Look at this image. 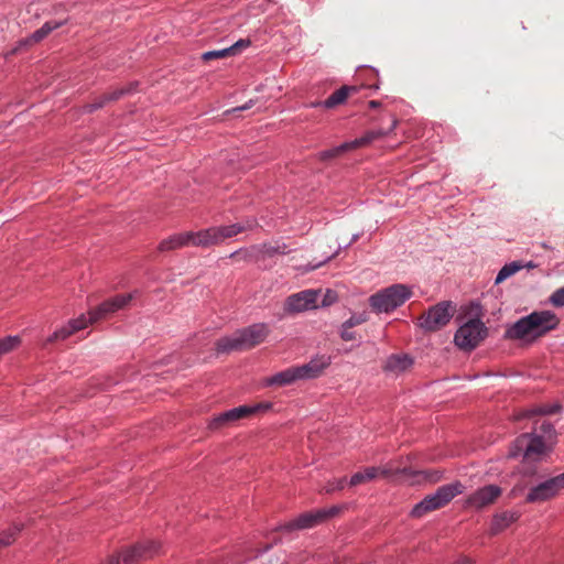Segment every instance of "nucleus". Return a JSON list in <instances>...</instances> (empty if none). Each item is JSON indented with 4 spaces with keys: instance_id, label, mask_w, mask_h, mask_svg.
<instances>
[{
    "instance_id": "nucleus-16",
    "label": "nucleus",
    "mask_w": 564,
    "mask_h": 564,
    "mask_svg": "<svg viewBox=\"0 0 564 564\" xmlns=\"http://www.w3.org/2000/svg\"><path fill=\"white\" fill-rule=\"evenodd\" d=\"M137 87V84H130L127 87L123 88H116L110 93L104 94L99 98H97L94 102L88 104L86 106L87 111L93 112L99 108H102L109 101L118 100L122 96L130 94L132 90H134Z\"/></svg>"
},
{
    "instance_id": "nucleus-31",
    "label": "nucleus",
    "mask_w": 564,
    "mask_h": 564,
    "mask_svg": "<svg viewBox=\"0 0 564 564\" xmlns=\"http://www.w3.org/2000/svg\"><path fill=\"white\" fill-rule=\"evenodd\" d=\"M20 344L19 336H7L0 339V356L7 354L18 347Z\"/></svg>"
},
{
    "instance_id": "nucleus-15",
    "label": "nucleus",
    "mask_w": 564,
    "mask_h": 564,
    "mask_svg": "<svg viewBox=\"0 0 564 564\" xmlns=\"http://www.w3.org/2000/svg\"><path fill=\"white\" fill-rule=\"evenodd\" d=\"M505 338L511 340H534L535 338H533V329L531 323L529 322L528 315L521 317L516 323L510 325L505 332Z\"/></svg>"
},
{
    "instance_id": "nucleus-5",
    "label": "nucleus",
    "mask_w": 564,
    "mask_h": 564,
    "mask_svg": "<svg viewBox=\"0 0 564 564\" xmlns=\"http://www.w3.org/2000/svg\"><path fill=\"white\" fill-rule=\"evenodd\" d=\"M551 443L538 436V433H525L520 435L511 445L508 456L517 458L522 456L525 460H536L544 455Z\"/></svg>"
},
{
    "instance_id": "nucleus-41",
    "label": "nucleus",
    "mask_w": 564,
    "mask_h": 564,
    "mask_svg": "<svg viewBox=\"0 0 564 564\" xmlns=\"http://www.w3.org/2000/svg\"><path fill=\"white\" fill-rule=\"evenodd\" d=\"M425 475V478L431 482H436L442 479L444 471L434 469V470H426L423 473Z\"/></svg>"
},
{
    "instance_id": "nucleus-46",
    "label": "nucleus",
    "mask_w": 564,
    "mask_h": 564,
    "mask_svg": "<svg viewBox=\"0 0 564 564\" xmlns=\"http://www.w3.org/2000/svg\"><path fill=\"white\" fill-rule=\"evenodd\" d=\"M358 238H359V234H355V235H352V237H351L350 241H349L347 245H345V248L349 247L351 243H354L355 241H357V239H358Z\"/></svg>"
},
{
    "instance_id": "nucleus-40",
    "label": "nucleus",
    "mask_w": 564,
    "mask_h": 564,
    "mask_svg": "<svg viewBox=\"0 0 564 564\" xmlns=\"http://www.w3.org/2000/svg\"><path fill=\"white\" fill-rule=\"evenodd\" d=\"M339 250H340V247H338V249H337L333 254L325 257V258H324V260H322V261H319V262H316V263H308V264L305 267L304 271H305V272H308V271H313V270H315V269L319 268L322 264L326 263V262H327V261H329L332 258H334L336 254H338Z\"/></svg>"
},
{
    "instance_id": "nucleus-34",
    "label": "nucleus",
    "mask_w": 564,
    "mask_h": 564,
    "mask_svg": "<svg viewBox=\"0 0 564 564\" xmlns=\"http://www.w3.org/2000/svg\"><path fill=\"white\" fill-rule=\"evenodd\" d=\"M20 531H21V528L18 525H14L13 528H11L9 530L3 531L0 534V549L3 546L10 545L14 541L18 532H20Z\"/></svg>"
},
{
    "instance_id": "nucleus-20",
    "label": "nucleus",
    "mask_w": 564,
    "mask_h": 564,
    "mask_svg": "<svg viewBox=\"0 0 564 564\" xmlns=\"http://www.w3.org/2000/svg\"><path fill=\"white\" fill-rule=\"evenodd\" d=\"M390 476L391 468L387 467H367L364 471H358L350 477L349 485L358 486L360 484L375 479L378 475Z\"/></svg>"
},
{
    "instance_id": "nucleus-13",
    "label": "nucleus",
    "mask_w": 564,
    "mask_h": 564,
    "mask_svg": "<svg viewBox=\"0 0 564 564\" xmlns=\"http://www.w3.org/2000/svg\"><path fill=\"white\" fill-rule=\"evenodd\" d=\"M133 299V293L116 295L110 300L102 302L99 306L91 310V319L99 321L107 315L124 308Z\"/></svg>"
},
{
    "instance_id": "nucleus-50",
    "label": "nucleus",
    "mask_w": 564,
    "mask_h": 564,
    "mask_svg": "<svg viewBox=\"0 0 564 564\" xmlns=\"http://www.w3.org/2000/svg\"><path fill=\"white\" fill-rule=\"evenodd\" d=\"M379 105H380V104H379V101H376V100H371V101L369 102V106H370L371 108H377Z\"/></svg>"
},
{
    "instance_id": "nucleus-51",
    "label": "nucleus",
    "mask_w": 564,
    "mask_h": 564,
    "mask_svg": "<svg viewBox=\"0 0 564 564\" xmlns=\"http://www.w3.org/2000/svg\"><path fill=\"white\" fill-rule=\"evenodd\" d=\"M238 253H239V251H235V252H232V253L230 254V257L232 258V257L237 256Z\"/></svg>"
},
{
    "instance_id": "nucleus-32",
    "label": "nucleus",
    "mask_w": 564,
    "mask_h": 564,
    "mask_svg": "<svg viewBox=\"0 0 564 564\" xmlns=\"http://www.w3.org/2000/svg\"><path fill=\"white\" fill-rule=\"evenodd\" d=\"M72 334H74V332L72 330L70 326L67 324V325L62 326L61 328L56 329L51 336H48L45 344H51L56 340H64Z\"/></svg>"
},
{
    "instance_id": "nucleus-7",
    "label": "nucleus",
    "mask_w": 564,
    "mask_h": 564,
    "mask_svg": "<svg viewBox=\"0 0 564 564\" xmlns=\"http://www.w3.org/2000/svg\"><path fill=\"white\" fill-rule=\"evenodd\" d=\"M455 313V306L449 301L440 302L431 306L419 318V326L427 333L437 332L445 327Z\"/></svg>"
},
{
    "instance_id": "nucleus-9",
    "label": "nucleus",
    "mask_w": 564,
    "mask_h": 564,
    "mask_svg": "<svg viewBox=\"0 0 564 564\" xmlns=\"http://www.w3.org/2000/svg\"><path fill=\"white\" fill-rule=\"evenodd\" d=\"M562 489H564V473L532 486L527 494L525 501L530 503L544 502L555 497Z\"/></svg>"
},
{
    "instance_id": "nucleus-29",
    "label": "nucleus",
    "mask_w": 564,
    "mask_h": 564,
    "mask_svg": "<svg viewBox=\"0 0 564 564\" xmlns=\"http://www.w3.org/2000/svg\"><path fill=\"white\" fill-rule=\"evenodd\" d=\"M268 408H269V405L256 404V405H240V406L234 408L231 410L234 412L235 420L237 422L243 417L250 416L251 414H253L262 409H268Z\"/></svg>"
},
{
    "instance_id": "nucleus-36",
    "label": "nucleus",
    "mask_w": 564,
    "mask_h": 564,
    "mask_svg": "<svg viewBox=\"0 0 564 564\" xmlns=\"http://www.w3.org/2000/svg\"><path fill=\"white\" fill-rule=\"evenodd\" d=\"M549 301L555 307H563L564 306V286L555 290L551 294Z\"/></svg>"
},
{
    "instance_id": "nucleus-8",
    "label": "nucleus",
    "mask_w": 564,
    "mask_h": 564,
    "mask_svg": "<svg viewBox=\"0 0 564 564\" xmlns=\"http://www.w3.org/2000/svg\"><path fill=\"white\" fill-rule=\"evenodd\" d=\"M339 512L338 507H332L328 509H318L311 510L304 513L299 514L296 518L285 522L281 525V529L284 531H293V530H306L312 529L325 520L333 518Z\"/></svg>"
},
{
    "instance_id": "nucleus-30",
    "label": "nucleus",
    "mask_w": 564,
    "mask_h": 564,
    "mask_svg": "<svg viewBox=\"0 0 564 564\" xmlns=\"http://www.w3.org/2000/svg\"><path fill=\"white\" fill-rule=\"evenodd\" d=\"M96 321H93L91 319V311H89L88 313V316H86L85 314H82L80 316H78L77 318H74V319H70L68 322V325L70 326L72 330L74 333L78 332V330H82L84 329L85 327H87L89 324H93L95 323Z\"/></svg>"
},
{
    "instance_id": "nucleus-28",
    "label": "nucleus",
    "mask_w": 564,
    "mask_h": 564,
    "mask_svg": "<svg viewBox=\"0 0 564 564\" xmlns=\"http://www.w3.org/2000/svg\"><path fill=\"white\" fill-rule=\"evenodd\" d=\"M235 422H236L235 415H234L232 410L230 409V410L225 411V412L218 414L217 416H215L209 422L208 427L210 430H217V429L230 425V424H232Z\"/></svg>"
},
{
    "instance_id": "nucleus-17",
    "label": "nucleus",
    "mask_w": 564,
    "mask_h": 564,
    "mask_svg": "<svg viewBox=\"0 0 564 564\" xmlns=\"http://www.w3.org/2000/svg\"><path fill=\"white\" fill-rule=\"evenodd\" d=\"M256 225L257 221L254 219H247L245 223L216 227L218 241L221 243L225 239L232 238L245 230L252 229Z\"/></svg>"
},
{
    "instance_id": "nucleus-18",
    "label": "nucleus",
    "mask_w": 564,
    "mask_h": 564,
    "mask_svg": "<svg viewBox=\"0 0 564 564\" xmlns=\"http://www.w3.org/2000/svg\"><path fill=\"white\" fill-rule=\"evenodd\" d=\"M369 141H370L369 138H360V139H356L354 141L344 142L340 145H337L335 148H332V149L324 150V151L319 152L318 153V159L322 160V161L332 160L334 158H337V156L341 155L343 153H345L347 151H350L352 149H356L357 147L366 144Z\"/></svg>"
},
{
    "instance_id": "nucleus-12",
    "label": "nucleus",
    "mask_w": 564,
    "mask_h": 564,
    "mask_svg": "<svg viewBox=\"0 0 564 564\" xmlns=\"http://www.w3.org/2000/svg\"><path fill=\"white\" fill-rule=\"evenodd\" d=\"M533 329V338H539L560 324L557 315L551 311H534L528 315Z\"/></svg>"
},
{
    "instance_id": "nucleus-4",
    "label": "nucleus",
    "mask_w": 564,
    "mask_h": 564,
    "mask_svg": "<svg viewBox=\"0 0 564 564\" xmlns=\"http://www.w3.org/2000/svg\"><path fill=\"white\" fill-rule=\"evenodd\" d=\"M412 295V290L405 284H393L369 299L370 306L379 313L391 312L403 305Z\"/></svg>"
},
{
    "instance_id": "nucleus-24",
    "label": "nucleus",
    "mask_w": 564,
    "mask_h": 564,
    "mask_svg": "<svg viewBox=\"0 0 564 564\" xmlns=\"http://www.w3.org/2000/svg\"><path fill=\"white\" fill-rule=\"evenodd\" d=\"M356 90L355 87L343 86L336 91H334L327 99L323 101V107L325 108H334L347 99L350 91Z\"/></svg>"
},
{
    "instance_id": "nucleus-26",
    "label": "nucleus",
    "mask_w": 564,
    "mask_h": 564,
    "mask_svg": "<svg viewBox=\"0 0 564 564\" xmlns=\"http://www.w3.org/2000/svg\"><path fill=\"white\" fill-rule=\"evenodd\" d=\"M523 268H524V265L520 261H512L510 263L505 264L499 270V272L495 279V284H500L501 282H503L508 278L512 276L513 274H516L518 271H520Z\"/></svg>"
},
{
    "instance_id": "nucleus-23",
    "label": "nucleus",
    "mask_w": 564,
    "mask_h": 564,
    "mask_svg": "<svg viewBox=\"0 0 564 564\" xmlns=\"http://www.w3.org/2000/svg\"><path fill=\"white\" fill-rule=\"evenodd\" d=\"M192 231L177 234L160 242V251H170L185 246H191Z\"/></svg>"
},
{
    "instance_id": "nucleus-43",
    "label": "nucleus",
    "mask_w": 564,
    "mask_h": 564,
    "mask_svg": "<svg viewBox=\"0 0 564 564\" xmlns=\"http://www.w3.org/2000/svg\"><path fill=\"white\" fill-rule=\"evenodd\" d=\"M340 337L345 341L354 340L356 338L355 333L351 332L350 328H345V326L343 325L340 330Z\"/></svg>"
},
{
    "instance_id": "nucleus-42",
    "label": "nucleus",
    "mask_w": 564,
    "mask_h": 564,
    "mask_svg": "<svg viewBox=\"0 0 564 564\" xmlns=\"http://www.w3.org/2000/svg\"><path fill=\"white\" fill-rule=\"evenodd\" d=\"M336 300H337L336 293L332 290H327L324 295V299L322 301V306H328V305L333 304L334 302H336Z\"/></svg>"
},
{
    "instance_id": "nucleus-10",
    "label": "nucleus",
    "mask_w": 564,
    "mask_h": 564,
    "mask_svg": "<svg viewBox=\"0 0 564 564\" xmlns=\"http://www.w3.org/2000/svg\"><path fill=\"white\" fill-rule=\"evenodd\" d=\"M321 290L307 289L291 294L284 302V312L288 314H297L318 307V297Z\"/></svg>"
},
{
    "instance_id": "nucleus-48",
    "label": "nucleus",
    "mask_w": 564,
    "mask_h": 564,
    "mask_svg": "<svg viewBox=\"0 0 564 564\" xmlns=\"http://www.w3.org/2000/svg\"><path fill=\"white\" fill-rule=\"evenodd\" d=\"M455 564H471V561L469 558L463 557L458 560Z\"/></svg>"
},
{
    "instance_id": "nucleus-47",
    "label": "nucleus",
    "mask_w": 564,
    "mask_h": 564,
    "mask_svg": "<svg viewBox=\"0 0 564 564\" xmlns=\"http://www.w3.org/2000/svg\"><path fill=\"white\" fill-rule=\"evenodd\" d=\"M321 106H323V101H313L307 105V107H310V108H316V107H321Z\"/></svg>"
},
{
    "instance_id": "nucleus-2",
    "label": "nucleus",
    "mask_w": 564,
    "mask_h": 564,
    "mask_svg": "<svg viewBox=\"0 0 564 564\" xmlns=\"http://www.w3.org/2000/svg\"><path fill=\"white\" fill-rule=\"evenodd\" d=\"M330 364L329 357L321 356L313 358L310 362L288 368L264 380L265 386H288L296 380L313 379L318 377L322 371Z\"/></svg>"
},
{
    "instance_id": "nucleus-22",
    "label": "nucleus",
    "mask_w": 564,
    "mask_h": 564,
    "mask_svg": "<svg viewBox=\"0 0 564 564\" xmlns=\"http://www.w3.org/2000/svg\"><path fill=\"white\" fill-rule=\"evenodd\" d=\"M518 518L519 514L513 511H503L501 513L495 514L490 525V534L496 535L502 532L509 525L516 522Z\"/></svg>"
},
{
    "instance_id": "nucleus-1",
    "label": "nucleus",
    "mask_w": 564,
    "mask_h": 564,
    "mask_svg": "<svg viewBox=\"0 0 564 564\" xmlns=\"http://www.w3.org/2000/svg\"><path fill=\"white\" fill-rule=\"evenodd\" d=\"M269 326L265 323L252 324L230 336L220 338L217 341V351L225 354L232 350L250 349L261 344L269 335Z\"/></svg>"
},
{
    "instance_id": "nucleus-6",
    "label": "nucleus",
    "mask_w": 564,
    "mask_h": 564,
    "mask_svg": "<svg viewBox=\"0 0 564 564\" xmlns=\"http://www.w3.org/2000/svg\"><path fill=\"white\" fill-rule=\"evenodd\" d=\"M488 328L479 318H471L463 324L455 333L454 343L463 350L475 349L487 337Z\"/></svg>"
},
{
    "instance_id": "nucleus-27",
    "label": "nucleus",
    "mask_w": 564,
    "mask_h": 564,
    "mask_svg": "<svg viewBox=\"0 0 564 564\" xmlns=\"http://www.w3.org/2000/svg\"><path fill=\"white\" fill-rule=\"evenodd\" d=\"M65 21H47L39 30L32 33L31 40L33 42H40L46 37L52 31L64 25Z\"/></svg>"
},
{
    "instance_id": "nucleus-37",
    "label": "nucleus",
    "mask_w": 564,
    "mask_h": 564,
    "mask_svg": "<svg viewBox=\"0 0 564 564\" xmlns=\"http://www.w3.org/2000/svg\"><path fill=\"white\" fill-rule=\"evenodd\" d=\"M230 50L231 48H223V50H216V51H209V52H206L203 54V59L205 61H210V59H214V58H221V57H226L228 55H231L230 54Z\"/></svg>"
},
{
    "instance_id": "nucleus-19",
    "label": "nucleus",
    "mask_w": 564,
    "mask_h": 564,
    "mask_svg": "<svg viewBox=\"0 0 564 564\" xmlns=\"http://www.w3.org/2000/svg\"><path fill=\"white\" fill-rule=\"evenodd\" d=\"M215 245H219L216 227L192 231L191 246L207 248Z\"/></svg>"
},
{
    "instance_id": "nucleus-35",
    "label": "nucleus",
    "mask_w": 564,
    "mask_h": 564,
    "mask_svg": "<svg viewBox=\"0 0 564 564\" xmlns=\"http://www.w3.org/2000/svg\"><path fill=\"white\" fill-rule=\"evenodd\" d=\"M346 486V478H338L332 481H328L324 487L326 494H333L338 490H343Z\"/></svg>"
},
{
    "instance_id": "nucleus-49",
    "label": "nucleus",
    "mask_w": 564,
    "mask_h": 564,
    "mask_svg": "<svg viewBox=\"0 0 564 564\" xmlns=\"http://www.w3.org/2000/svg\"><path fill=\"white\" fill-rule=\"evenodd\" d=\"M524 268H528V269H533V268H536V264L532 261L528 262V263H523Z\"/></svg>"
},
{
    "instance_id": "nucleus-25",
    "label": "nucleus",
    "mask_w": 564,
    "mask_h": 564,
    "mask_svg": "<svg viewBox=\"0 0 564 564\" xmlns=\"http://www.w3.org/2000/svg\"><path fill=\"white\" fill-rule=\"evenodd\" d=\"M560 404H552V405H536L531 409H528L523 412H521L517 420L531 417L533 415H547V414H554L560 410Z\"/></svg>"
},
{
    "instance_id": "nucleus-52",
    "label": "nucleus",
    "mask_w": 564,
    "mask_h": 564,
    "mask_svg": "<svg viewBox=\"0 0 564 564\" xmlns=\"http://www.w3.org/2000/svg\"><path fill=\"white\" fill-rule=\"evenodd\" d=\"M401 473H403V474H408V473H409V470H408L406 468H403V469L401 470Z\"/></svg>"
},
{
    "instance_id": "nucleus-33",
    "label": "nucleus",
    "mask_w": 564,
    "mask_h": 564,
    "mask_svg": "<svg viewBox=\"0 0 564 564\" xmlns=\"http://www.w3.org/2000/svg\"><path fill=\"white\" fill-rule=\"evenodd\" d=\"M539 429H540V433L538 434V436H542V438H544L545 441H547L549 443L552 444L556 436L555 429H554L553 424L550 422L543 421Z\"/></svg>"
},
{
    "instance_id": "nucleus-21",
    "label": "nucleus",
    "mask_w": 564,
    "mask_h": 564,
    "mask_svg": "<svg viewBox=\"0 0 564 564\" xmlns=\"http://www.w3.org/2000/svg\"><path fill=\"white\" fill-rule=\"evenodd\" d=\"M412 365L413 359L409 355H392L387 359L384 370L387 372L400 375L410 369Z\"/></svg>"
},
{
    "instance_id": "nucleus-38",
    "label": "nucleus",
    "mask_w": 564,
    "mask_h": 564,
    "mask_svg": "<svg viewBox=\"0 0 564 564\" xmlns=\"http://www.w3.org/2000/svg\"><path fill=\"white\" fill-rule=\"evenodd\" d=\"M367 321V316L366 314H355V315H351L346 322L343 323V326H345V328H352L357 325H360L362 323H365Z\"/></svg>"
},
{
    "instance_id": "nucleus-3",
    "label": "nucleus",
    "mask_w": 564,
    "mask_h": 564,
    "mask_svg": "<svg viewBox=\"0 0 564 564\" xmlns=\"http://www.w3.org/2000/svg\"><path fill=\"white\" fill-rule=\"evenodd\" d=\"M463 489L464 486L459 481H455L453 484H447L438 487L435 492L427 495L423 500L417 502L412 508L411 516L413 518H421L425 516L427 512L444 507L456 496L460 495L463 492Z\"/></svg>"
},
{
    "instance_id": "nucleus-11",
    "label": "nucleus",
    "mask_w": 564,
    "mask_h": 564,
    "mask_svg": "<svg viewBox=\"0 0 564 564\" xmlns=\"http://www.w3.org/2000/svg\"><path fill=\"white\" fill-rule=\"evenodd\" d=\"M161 544L156 541H147L138 543L122 552L123 564H134L140 561L152 558L160 552Z\"/></svg>"
},
{
    "instance_id": "nucleus-44",
    "label": "nucleus",
    "mask_w": 564,
    "mask_h": 564,
    "mask_svg": "<svg viewBox=\"0 0 564 564\" xmlns=\"http://www.w3.org/2000/svg\"><path fill=\"white\" fill-rule=\"evenodd\" d=\"M252 105H253V100H249L248 102H246L245 105H242L240 107H236V108H232L231 110H228L227 113L248 110L252 107Z\"/></svg>"
},
{
    "instance_id": "nucleus-45",
    "label": "nucleus",
    "mask_w": 564,
    "mask_h": 564,
    "mask_svg": "<svg viewBox=\"0 0 564 564\" xmlns=\"http://www.w3.org/2000/svg\"><path fill=\"white\" fill-rule=\"evenodd\" d=\"M107 564H120V556H117V555L110 556Z\"/></svg>"
},
{
    "instance_id": "nucleus-39",
    "label": "nucleus",
    "mask_w": 564,
    "mask_h": 564,
    "mask_svg": "<svg viewBox=\"0 0 564 564\" xmlns=\"http://www.w3.org/2000/svg\"><path fill=\"white\" fill-rule=\"evenodd\" d=\"M250 44H251L250 40L241 39V40L237 41L235 44H232L231 46H229L228 48H231L230 54L235 55V54L239 53L242 48L250 46Z\"/></svg>"
},
{
    "instance_id": "nucleus-14",
    "label": "nucleus",
    "mask_w": 564,
    "mask_h": 564,
    "mask_svg": "<svg viewBox=\"0 0 564 564\" xmlns=\"http://www.w3.org/2000/svg\"><path fill=\"white\" fill-rule=\"evenodd\" d=\"M501 495V488L497 485H487L473 492L466 503L473 508L481 509L491 505Z\"/></svg>"
}]
</instances>
